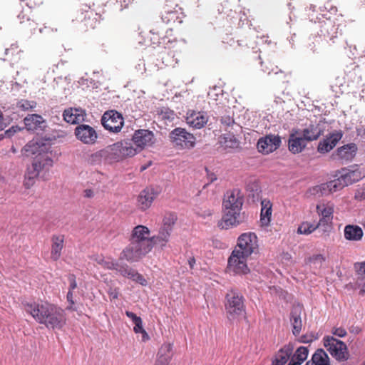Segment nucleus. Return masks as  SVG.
<instances>
[{
	"mask_svg": "<svg viewBox=\"0 0 365 365\" xmlns=\"http://www.w3.org/2000/svg\"><path fill=\"white\" fill-rule=\"evenodd\" d=\"M24 306L26 313L48 329H61L65 324L64 311L52 304L31 302H25Z\"/></svg>",
	"mask_w": 365,
	"mask_h": 365,
	"instance_id": "1",
	"label": "nucleus"
},
{
	"mask_svg": "<svg viewBox=\"0 0 365 365\" xmlns=\"http://www.w3.org/2000/svg\"><path fill=\"white\" fill-rule=\"evenodd\" d=\"M243 203L244 195L240 190L236 188L227 191L222 202L223 216L219 227L228 229L244 222L245 212H241Z\"/></svg>",
	"mask_w": 365,
	"mask_h": 365,
	"instance_id": "2",
	"label": "nucleus"
},
{
	"mask_svg": "<svg viewBox=\"0 0 365 365\" xmlns=\"http://www.w3.org/2000/svg\"><path fill=\"white\" fill-rule=\"evenodd\" d=\"M362 178L361 173L359 170L343 169L339 176L326 183L317 185L310 190L312 194L320 193L322 195L341 190L346 186L351 185Z\"/></svg>",
	"mask_w": 365,
	"mask_h": 365,
	"instance_id": "3",
	"label": "nucleus"
},
{
	"mask_svg": "<svg viewBox=\"0 0 365 365\" xmlns=\"http://www.w3.org/2000/svg\"><path fill=\"white\" fill-rule=\"evenodd\" d=\"M323 341L324 346L336 360L345 361L349 359V354L344 342L332 336H324Z\"/></svg>",
	"mask_w": 365,
	"mask_h": 365,
	"instance_id": "4",
	"label": "nucleus"
},
{
	"mask_svg": "<svg viewBox=\"0 0 365 365\" xmlns=\"http://www.w3.org/2000/svg\"><path fill=\"white\" fill-rule=\"evenodd\" d=\"M225 309L230 320L242 315L245 312L243 297L237 291H230L226 294Z\"/></svg>",
	"mask_w": 365,
	"mask_h": 365,
	"instance_id": "5",
	"label": "nucleus"
},
{
	"mask_svg": "<svg viewBox=\"0 0 365 365\" xmlns=\"http://www.w3.org/2000/svg\"><path fill=\"white\" fill-rule=\"evenodd\" d=\"M122 142H117L110 145L105 148L91 155V160L92 162L99 161L103 159L108 163H113L120 160L122 158Z\"/></svg>",
	"mask_w": 365,
	"mask_h": 365,
	"instance_id": "6",
	"label": "nucleus"
},
{
	"mask_svg": "<svg viewBox=\"0 0 365 365\" xmlns=\"http://www.w3.org/2000/svg\"><path fill=\"white\" fill-rule=\"evenodd\" d=\"M169 138L173 144L179 148L190 149L195 145V137L182 128L173 129L170 133Z\"/></svg>",
	"mask_w": 365,
	"mask_h": 365,
	"instance_id": "7",
	"label": "nucleus"
},
{
	"mask_svg": "<svg viewBox=\"0 0 365 365\" xmlns=\"http://www.w3.org/2000/svg\"><path fill=\"white\" fill-rule=\"evenodd\" d=\"M233 251L245 257L250 256L258 251L257 237L253 232L242 234L237 240V245Z\"/></svg>",
	"mask_w": 365,
	"mask_h": 365,
	"instance_id": "8",
	"label": "nucleus"
},
{
	"mask_svg": "<svg viewBox=\"0 0 365 365\" xmlns=\"http://www.w3.org/2000/svg\"><path fill=\"white\" fill-rule=\"evenodd\" d=\"M150 230L144 225H138L133 230L130 241L141 245L149 249H152L153 243H158L156 236L150 237Z\"/></svg>",
	"mask_w": 365,
	"mask_h": 365,
	"instance_id": "9",
	"label": "nucleus"
},
{
	"mask_svg": "<svg viewBox=\"0 0 365 365\" xmlns=\"http://www.w3.org/2000/svg\"><path fill=\"white\" fill-rule=\"evenodd\" d=\"M150 250L151 249L130 241L129 245L120 253L119 259H125L130 263L136 262Z\"/></svg>",
	"mask_w": 365,
	"mask_h": 365,
	"instance_id": "10",
	"label": "nucleus"
},
{
	"mask_svg": "<svg viewBox=\"0 0 365 365\" xmlns=\"http://www.w3.org/2000/svg\"><path fill=\"white\" fill-rule=\"evenodd\" d=\"M101 123L105 129L112 133L120 131L124 121L122 115L115 110H108L104 113Z\"/></svg>",
	"mask_w": 365,
	"mask_h": 365,
	"instance_id": "11",
	"label": "nucleus"
},
{
	"mask_svg": "<svg viewBox=\"0 0 365 365\" xmlns=\"http://www.w3.org/2000/svg\"><path fill=\"white\" fill-rule=\"evenodd\" d=\"M177 220V215L173 212H168L164 215L163 219V225L160 228L159 232L156 236L159 240L161 247L165 245L169 241L170 234L173 231V225Z\"/></svg>",
	"mask_w": 365,
	"mask_h": 365,
	"instance_id": "12",
	"label": "nucleus"
},
{
	"mask_svg": "<svg viewBox=\"0 0 365 365\" xmlns=\"http://www.w3.org/2000/svg\"><path fill=\"white\" fill-rule=\"evenodd\" d=\"M247 257L238 253L237 251H232L228 259L227 269L230 272L236 274H245L250 272L247 265Z\"/></svg>",
	"mask_w": 365,
	"mask_h": 365,
	"instance_id": "13",
	"label": "nucleus"
},
{
	"mask_svg": "<svg viewBox=\"0 0 365 365\" xmlns=\"http://www.w3.org/2000/svg\"><path fill=\"white\" fill-rule=\"evenodd\" d=\"M281 143V138L279 135L269 134L258 140L257 148L262 154L267 155L278 149Z\"/></svg>",
	"mask_w": 365,
	"mask_h": 365,
	"instance_id": "14",
	"label": "nucleus"
},
{
	"mask_svg": "<svg viewBox=\"0 0 365 365\" xmlns=\"http://www.w3.org/2000/svg\"><path fill=\"white\" fill-rule=\"evenodd\" d=\"M75 135L84 144H94L98 139V133L94 128L87 124H79L75 128Z\"/></svg>",
	"mask_w": 365,
	"mask_h": 365,
	"instance_id": "15",
	"label": "nucleus"
},
{
	"mask_svg": "<svg viewBox=\"0 0 365 365\" xmlns=\"http://www.w3.org/2000/svg\"><path fill=\"white\" fill-rule=\"evenodd\" d=\"M320 35L324 36L326 41H331L334 43V38L341 34V26L331 21L329 16L326 17V20L320 22Z\"/></svg>",
	"mask_w": 365,
	"mask_h": 365,
	"instance_id": "16",
	"label": "nucleus"
},
{
	"mask_svg": "<svg viewBox=\"0 0 365 365\" xmlns=\"http://www.w3.org/2000/svg\"><path fill=\"white\" fill-rule=\"evenodd\" d=\"M357 146L355 143H349L337 148L332 154L334 160H339L344 164L351 162L357 152Z\"/></svg>",
	"mask_w": 365,
	"mask_h": 365,
	"instance_id": "17",
	"label": "nucleus"
},
{
	"mask_svg": "<svg viewBox=\"0 0 365 365\" xmlns=\"http://www.w3.org/2000/svg\"><path fill=\"white\" fill-rule=\"evenodd\" d=\"M160 190L158 187H148L140 192L138 197V207L141 210L148 209L154 199L158 195Z\"/></svg>",
	"mask_w": 365,
	"mask_h": 365,
	"instance_id": "18",
	"label": "nucleus"
},
{
	"mask_svg": "<svg viewBox=\"0 0 365 365\" xmlns=\"http://www.w3.org/2000/svg\"><path fill=\"white\" fill-rule=\"evenodd\" d=\"M220 123L223 129L229 133L230 141L232 145L236 144L237 141L235 136L242 131V127L235 121L230 114L221 116Z\"/></svg>",
	"mask_w": 365,
	"mask_h": 365,
	"instance_id": "19",
	"label": "nucleus"
},
{
	"mask_svg": "<svg viewBox=\"0 0 365 365\" xmlns=\"http://www.w3.org/2000/svg\"><path fill=\"white\" fill-rule=\"evenodd\" d=\"M208 121V116L205 112L189 110L187 113L186 123L194 128L200 129L203 128Z\"/></svg>",
	"mask_w": 365,
	"mask_h": 365,
	"instance_id": "20",
	"label": "nucleus"
},
{
	"mask_svg": "<svg viewBox=\"0 0 365 365\" xmlns=\"http://www.w3.org/2000/svg\"><path fill=\"white\" fill-rule=\"evenodd\" d=\"M307 146V140L301 133H291L288 139V149L292 154L302 153Z\"/></svg>",
	"mask_w": 365,
	"mask_h": 365,
	"instance_id": "21",
	"label": "nucleus"
},
{
	"mask_svg": "<svg viewBox=\"0 0 365 365\" xmlns=\"http://www.w3.org/2000/svg\"><path fill=\"white\" fill-rule=\"evenodd\" d=\"M153 133L148 130H138L134 133L132 140L139 150L153 143Z\"/></svg>",
	"mask_w": 365,
	"mask_h": 365,
	"instance_id": "22",
	"label": "nucleus"
},
{
	"mask_svg": "<svg viewBox=\"0 0 365 365\" xmlns=\"http://www.w3.org/2000/svg\"><path fill=\"white\" fill-rule=\"evenodd\" d=\"M324 123H319L309 125L300 133L307 140V142H311L317 140L322 135L324 134Z\"/></svg>",
	"mask_w": 365,
	"mask_h": 365,
	"instance_id": "23",
	"label": "nucleus"
},
{
	"mask_svg": "<svg viewBox=\"0 0 365 365\" xmlns=\"http://www.w3.org/2000/svg\"><path fill=\"white\" fill-rule=\"evenodd\" d=\"M303 307L301 304L294 305L290 313V323L292 327V334L297 336L302 328V312Z\"/></svg>",
	"mask_w": 365,
	"mask_h": 365,
	"instance_id": "24",
	"label": "nucleus"
},
{
	"mask_svg": "<svg viewBox=\"0 0 365 365\" xmlns=\"http://www.w3.org/2000/svg\"><path fill=\"white\" fill-rule=\"evenodd\" d=\"M294 349V346L292 343H289L282 346L274 355L272 365H285L289 360H291Z\"/></svg>",
	"mask_w": 365,
	"mask_h": 365,
	"instance_id": "25",
	"label": "nucleus"
},
{
	"mask_svg": "<svg viewBox=\"0 0 365 365\" xmlns=\"http://www.w3.org/2000/svg\"><path fill=\"white\" fill-rule=\"evenodd\" d=\"M342 134L339 132L331 133L319 143L317 150L320 153H327L331 150L341 140Z\"/></svg>",
	"mask_w": 365,
	"mask_h": 365,
	"instance_id": "26",
	"label": "nucleus"
},
{
	"mask_svg": "<svg viewBox=\"0 0 365 365\" xmlns=\"http://www.w3.org/2000/svg\"><path fill=\"white\" fill-rule=\"evenodd\" d=\"M85 110L81 108H68L63 113V120L71 124H79L84 120Z\"/></svg>",
	"mask_w": 365,
	"mask_h": 365,
	"instance_id": "27",
	"label": "nucleus"
},
{
	"mask_svg": "<svg viewBox=\"0 0 365 365\" xmlns=\"http://www.w3.org/2000/svg\"><path fill=\"white\" fill-rule=\"evenodd\" d=\"M181 9L178 7L177 5L173 9H165V11L162 13L161 15V21L163 23L165 24H180L182 23V13L180 11Z\"/></svg>",
	"mask_w": 365,
	"mask_h": 365,
	"instance_id": "28",
	"label": "nucleus"
},
{
	"mask_svg": "<svg viewBox=\"0 0 365 365\" xmlns=\"http://www.w3.org/2000/svg\"><path fill=\"white\" fill-rule=\"evenodd\" d=\"M119 274L123 277L128 278L143 286L147 285V281L143 276L128 266L126 263H123V266L120 268Z\"/></svg>",
	"mask_w": 365,
	"mask_h": 365,
	"instance_id": "29",
	"label": "nucleus"
},
{
	"mask_svg": "<svg viewBox=\"0 0 365 365\" xmlns=\"http://www.w3.org/2000/svg\"><path fill=\"white\" fill-rule=\"evenodd\" d=\"M91 259L103 267L109 270H115L118 273L120 272V268L124 263L117 260H106L104 257L98 255H93Z\"/></svg>",
	"mask_w": 365,
	"mask_h": 365,
	"instance_id": "30",
	"label": "nucleus"
},
{
	"mask_svg": "<svg viewBox=\"0 0 365 365\" xmlns=\"http://www.w3.org/2000/svg\"><path fill=\"white\" fill-rule=\"evenodd\" d=\"M344 235L347 240L359 241L362 239L363 230L358 225H347L344 227Z\"/></svg>",
	"mask_w": 365,
	"mask_h": 365,
	"instance_id": "31",
	"label": "nucleus"
},
{
	"mask_svg": "<svg viewBox=\"0 0 365 365\" xmlns=\"http://www.w3.org/2000/svg\"><path fill=\"white\" fill-rule=\"evenodd\" d=\"M51 257L53 261H57L61 255L63 247L64 238L62 235H53L51 239Z\"/></svg>",
	"mask_w": 365,
	"mask_h": 365,
	"instance_id": "32",
	"label": "nucleus"
},
{
	"mask_svg": "<svg viewBox=\"0 0 365 365\" xmlns=\"http://www.w3.org/2000/svg\"><path fill=\"white\" fill-rule=\"evenodd\" d=\"M33 163L41 175V173H46L49 170L53 165V160L47 155H39L34 158Z\"/></svg>",
	"mask_w": 365,
	"mask_h": 365,
	"instance_id": "33",
	"label": "nucleus"
},
{
	"mask_svg": "<svg viewBox=\"0 0 365 365\" xmlns=\"http://www.w3.org/2000/svg\"><path fill=\"white\" fill-rule=\"evenodd\" d=\"M247 197L252 202H257L262 200L261 196V188L257 181H251L247 185Z\"/></svg>",
	"mask_w": 365,
	"mask_h": 365,
	"instance_id": "34",
	"label": "nucleus"
},
{
	"mask_svg": "<svg viewBox=\"0 0 365 365\" xmlns=\"http://www.w3.org/2000/svg\"><path fill=\"white\" fill-rule=\"evenodd\" d=\"M317 210L321 216L318 222L319 225H324L331 222L334 212V208L332 206L328 205H318L317 206Z\"/></svg>",
	"mask_w": 365,
	"mask_h": 365,
	"instance_id": "35",
	"label": "nucleus"
},
{
	"mask_svg": "<svg viewBox=\"0 0 365 365\" xmlns=\"http://www.w3.org/2000/svg\"><path fill=\"white\" fill-rule=\"evenodd\" d=\"M309 349L306 346H301L292 354L291 360L287 365H301L307 359Z\"/></svg>",
	"mask_w": 365,
	"mask_h": 365,
	"instance_id": "36",
	"label": "nucleus"
},
{
	"mask_svg": "<svg viewBox=\"0 0 365 365\" xmlns=\"http://www.w3.org/2000/svg\"><path fill=\"white\" fill-rule=\"evenodd\" d=\"M354 269L358 275V286L360 288L359 294H365V261L354 264Z\"/></svg>",
	"mask_w": 365,
	"mask_h": 365,
	"instance_id": "37",
	"label": "nucleus"
},
{
	"mask_svg": "<svg viewBox=\"0 0 365 365\" xmlns=\"http://www.w3.org/2000/svg\"><path fill=\"white\" fill-rule=\"evenodd\" d=\"M26 128L28 130H35L42 128L44 123L43 118L37 114L28 115L24 120Z\"/></svg>",
	"mask_w": 365,
	"mask_h": 365,
	"instance_id": "38",
	"label": "nucleus"
},
{
	"mask_svg": "<svg viewBox=\"0 0 365 365\" xmlns=\"http://www.w3.org/2000/svg\"><path fill=\"white\" fill-rule=\"evenodd\" d=\"M173 344L165 343L160 348L158 355V362L162 365H168L172 356Z\"/></svg>",
	"mask_w": 365,
	"mask_h": 365,
	"instance_id": "39",
	"label": "nucleus"
},
{
	"mask_svg": "<svg viewBox=\"0 0 365 365\" xmlns=\"http://www.w3.org/2000/svg\"><path fill=\"white\" fill-rule=\"evenodd\" d=\"M327 354L322 349H317L312 355V359L306 365H330Z\"/></svg>",
	"mask_w": 365,
	"mask_h": 365,
	"instance_id": "40",
	"label": "nucleus"
},
{
	"mask_svg": "<svg viewBox=\"0 0 365 365\" xmlns=\"http://www.w3.org/2000/svg\"><path fill=\"white\" fill-rule=\"evenodd\" d=\"M260 221L263 225H268L272 215V204L269 200H261Z\"/></svg>",
	"mask_w": 365,
	"mask_h": 365,
	"instance_id": "41",
	"label": "nucleus"
},
{
	"mask_svg": "<svg viewBox=\"0 0 365 365\" xmlns=\"http://www.w3.org/2000/svg\"><path fill=\"white\" fill-rule=\"evenodd\" d=\"M43 144L40 143L38 140H33L28 143L24 147V151L26 155H41V152L43 150Z\"/></svg>",
	"mask_w": 365,
	"mask_h": 365,
	"instance_id": "42",
	"label": "nucleus"
},
{
	"mask_svg": "<svg viewBox=\"0 0 365 365\" xmlns=\"http://www.w3.org/2000/svg\"><path fill=\"white\" fill-rule=\"evenodd\" d=\"M40 174L38 173V171L37 168L34 166V163H32L31 166H29L26 170V173L25 174V181L24 185L26 187H29L31 186L34 183V180L38 177Z\"/></svg>",
	"mask_w": 365,
	"mask_h": 365,
	"instance_id": "43",
	"label": "nucleus"
},
{
	"mask_svg": "<svg viewBox=\"0 0 365 365\" xmlns=\"http://www.w3.org/2000/svg\"><path fill=\"white\" fill-rule=\"evenodd\" d=\"M320 226L319 223L317 225H314L313 223L309 222H304L301 225H299L297 228V233L300 235H309L313 232L318 227Z\"/></svg>",
	"mask_w": 365,
	"mask_h": 365,
	"instance_id": "44",
	"label": "nucleus"
},
{
	"mask_svg": "<svg viewBox=\"0 0 365 365\" xmlns=\"http://www.w3.org/2000/svg\"><path fill=\"white\" fill-rule=\"evenodd\" d=\"M120 149L122 151V158L133 156L140 151L137 147L136 148H133L131 143L128 142H122V148Z\"/></svg>",
	"mask_w": 365,
	"mask_h": 365,
	"instance_id": "45",
	"label": "nucleus"
},
{
	"mask_svg": "<svg viewBox=\"0 0 365 365\" xmlns=\"http://www.w3.org/2000/svg\"><path fill=\"white\" fill-rule=\"evenodd\" d=\"M325 261V257L322 255H315L310 257L308 259L310 267L314 269H319L322 267Z\"/></svg>",
	"mask_w": 365,
	"mask_h": 365,
	"instance_id": "46",
	"label": "nucleus"
},
{
	"mask_svg": "<svg viewBox=\"0 0 365 365\" xmlns=\"http://www.w3.org/2000/svg\"><path fill=\"white\" fill-rule=\"evenodd\" d=\"M17 107L22 110H29L30 109L34 108L36 106V103L35 101H29L27 100H21L17 103Z\"/></svg>",
	"mask_w": 365,
	"mask_h": 365,
	"instance_id": "47",
	"label": "nucleus"
},
{
	"mask_svg": "<svg viewBox=\"0 0 365 365\" xmlns=\"http://www.w3.org/2000/svg\"><path fill=\"white\" fill-rule=\"evenodd\" d=\"M150 34L153 36H150V41L153 45H159L160 43V35L163 33L160 30L154 29L150 30Z\"/></svg>",
	"mask_w": 365,
	"mask_h": 365,
	"instance_id": "48",
	"label": "nucleus"
},
{
	"mask_svg": "<svg viewBox=\"0 0 365 365\" xmlns=\"http://www.w3.org/2000/svg\"><path fill=\"white\" fill-rule=\"evenodd\" d=\"M259 60V64L262 66V71L264 73H267L268 75L271 74V73H274V74H278L279 73H282V71L279 69L277 66L274 68H269L268 66L263 67L264 62L262 61L260 56H258Z\"/></svg>",
	"mask_w": 365,
	"mask_h": 365,
	"instance_id": "49",
	"label": "nucleus"
},
{
	"mask_svg": "<svg viewBox=\"0 0 365 365\" xmlns=\"http://www.w3.org/2000/svg\"><path fill=\"white\" fill-rule=\"evenodd\" d=\"M320 11H327L331 14H335L337 12V8L333 6L330 1L327 2L323 7H320Z\"/></svg>",
	"mask_w": 365,
	"mask_h": 365,
	"instance_id": "50",
	"label": "nucleus"
},
{
	"mask_svg": "<svg viewBox=\"0 0 365 365\" xmlns=\"http://www.w3.org/2000/svg\"><path fill=\"white\" fill-rule=\"evenodd\" d=\"M135 327L133 328V330L135 333H142L143 334V337L146 336L148 337V334L145 332V329L143 327V322L142 319H140L134 323Z\"/></svg>",
	"mask_w": 365,
	"mask_h": 365,
	"instance_id": "51",
	"label": "nucleus"
},
{
	"mask_svg": "<svg viewBox=\"0 0 365 365\" xmlns=\"http://www.w3.org/2000/svg\"><path fill=\"white\" fill-rule=\"evenodd\" d=\"M66 299L68 302L70 304V305L67 307V309L69 310H75V309L73 307V306L76 304V302L74 300L73 297V291H68L67 295H66Z\"/></svg>",
	"mask_w": 365,
	"mask_h": 365,
	"instance_id": "52",
	"label": "nucleus"
},
{
	"mask_svg": "<svg viewBox=\"0 0 365 365\" xmlns=\"http://www.w3.org/2000/svg\"><path fill=\"white\" fill-rule=\"evenodd\" d=\"M68 280L69 282L68 290L73 291L77 287L76 276L73 274H69L68 276Z\"/></svg>",
	"mask_w": 365,
	"mask_h": 365,
	"instance_id": "53",
	"label": "nucleus"
},
{
	"mask_svg": "<svg viewBox=\"0 0 365 365\" xmlns=\"http://www.w3.org/2000/svg\"><path fill=\"white\" fill-rule=\"evenodd\" d=\"M315 339H316V338L314 337V336L313 334H304L300 336V338L299 339V341L301 343L307 344V343H311Z\"/></svg>",
	"mask_w": 365,
	"mask_h": 365,
	"instance_id": "54",
	"label": "nucleus"
},
{
	"mask_svg": "<svg viewBox=\"0 0 365 365\" xmlns=\"http://www.w3.org/2000/svg\"><path fill=\"white\" fill-rule=\"evenodd\" d=\"M332 334L335 336H337L338 337L342 338V337H344L347 334V332L344 329H343L341 327H338V328L333 329Z\"/></svg>",
	"mask_w": 365,
	"mask_h": 365,
	"instance_id": "55",
	"label": "nucleus"
},
{
	"mask_svg": "<svg viewBox=\"0 0 365 365\" xmlns=\"http://www.w3.org/2000/svg\"><path fill=\"white\" fill-rule=\"evenodd\" d=\"M26 27H27L31 34H35L36 29V23L31 21L29 17H27V22L26 23Z\"/></svg>",
	"mask_w": 365,
	"mask_h": 365,
	"instance_id": "56",
	"label": "nucleus"
},
{
	"mask_svg": "<svg viewBox=\"0 0 365 365\" xmlns=\"http://www.w3.org/2000/svg\"><path fill=\"white\" fill-rule=\"evenodd\" d=\"M125 314H126V316H127L128 318H130V319L132 320V322H133V324H134L135 322H137V321H138V320L141 319V318H140V317H138L135 314H134L133 312H130V311H126V312H125Z\"/></svg>",
	"mask_w": 365,
	"mask_h": 365,
	"instance_id": "57",
	"label": "nucleus"
},
{
	"mask_svg": "<svg viewBox=\"0 0 365 365\" xmlns=\"http://www.w3.org/2000/svg\"><path fill=\"white\" fill-rule=\"evenodd\" d=\"M117 3L120 5L121 9L127 8L129 4H130L133 0H116Z\"/></svg>",
	"mask_w": 365,
	"mask_h": 365,
	"instance_id": "58",
	"label": "nucleus"
},
{
	"mask_svg": "<svg viewBox=\"0 0 365 365\" xmlns=\"http://www.w3.org/2000/svg\"><path fill=\"white\" fill-rule=\"evenodd\" d=\"M174 112L172 110H166L165 112L163 113V118H167L169 120H172L174 119Z\"/></svg>",
	"mask_w": 365,
	"mask_h": 365,
	"instance_id": "59",
	"label": "nucleus"
},
{
	"mask_svg": "<svg viewBox=\"0 0 365 365\" xmlns=\"http://www.w3.org/2000/svg\"><path fill=\"white\" fill-rule=\"evenodd\" d=\"M118 294L117 289L110 288L108 291V294L112 299H117L118 297Z\"/></svg>",
	"mask_w": 365,
	"mask_h": 365,
	"instance_id": "60",
	"label": "nucleus"
},
{
	"mask_svg": "<svg viewBox=\"0 0 365 365\" xmlns=\"http://www.w3.org/2000/svg\"><path fill=\"white\" fill-rule=\"evenodd\" d=\"M53 31H57V29H51L50 27H47V26H44L43 28L42 29H39V32L43 34H48L50 32H53Z\"/></svg>",
	"mask_w": 365,
	"mask_h": 365,
	"instance_id": "61",
	"label": "nucleus"
},
{
	"mask_svg": "<svg viewBox=\"0 0 365 365\" xmlns=\"http://www.w3.org/2000/svg\"><path fill=\"white\" fill-rule=\"evenodd\" d=\"M206 172H207V179L209 180V182H214L215 180H217V177L216 175L212 173H209L208 170L206 168L205 169Z\"/></svg>",
	"mask_w": 365,
	"mask_h": 365,
	"instance_id": "62",
	"label": "nucleus"
},
{
	"mask_svg": "<svg viewBox=\"0 0 365 365\" xmlns=\"http://www.w3.org/2000/svg\"><path fill=\"white\" fill-rule=\"evenodd\" d=\"M27 17L29 16L23 12L18 15V19L20 20L21 24H24V19H26L27 20Z\"/></svg>",
	"mask_w": 365,
	"mask_h": 365,
	"instance_id": "63",
	"label": "nucleus"
},
{
	"mask_svg": "<svg viewBox=\"0 0 365 365\" xmlns=\"http://www.w3.org/2000/svg\"><path fill=\"white\" fill-rule=\"evenodd\" d=\"M84 196L86 197H91L93 196V191L90 189H86L84 191Z\"/></svg>",
	"mask_w": 365,
	"mask_h": 365,
	"instance_id": "64",
	"label": "nucleus"
}]
</instances>
